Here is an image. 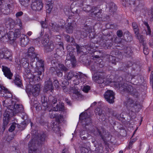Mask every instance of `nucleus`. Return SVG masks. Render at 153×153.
<instances>
[{
    "mask_svg": "<svg viewBox=\"0 0 153 153\" xmlns=\"http://www.w3.org/2000/svg\"><path fill=\"white\" fill-rule=\"evenodd\" d=\"M44 61L39 59L38 56L34 59H30V64L32 67L37 69H39V71L36 72L33 75V78L35 81H39L43 78L42 75L44 70Z\"/></svg>",
    "mask_w": 153,
    "mask_h": 153,
    "instance_id": "obj_1",
    "label": "nucleus"
},
{
    "mask_svg": "<svg viewBox=\"0 0 153 153\" xmlns=\"http://www.w3.org/2000/svg\"><path fill=\"white\" fill-rule=\"evenodd\" d=\"M66 76L68 80H71L74 77L76 78V79L73 80L74 83L75 85H77L79 83V79L83 78L85 74H83L80 72H76L74 71H71L67 72L66 74Z\"/></svg>",
    "mask_w": 153,
    "mask_h": 153,
    "instance_id": "obj_2",
    "label": "nucleus"
},
{
    "mask_svg": "<svg viewBox=\"0 0 153 153\" xmlns=\"http://www.w3.org/2000/svg\"><path fill=\"white\" fill-rule=\"evenodd\" d=\"M124 104L128 110L131 111H136L137 108V104L135 102L134 100L130 98H127L124 102Z\"/></svg>",
    "mask_w": 153,
    "mask_h": 153,
    "instance_id": "obj_3",
    "label": "nucleus"
},
{
    "mask_svg": "<svg viewBox=\"0 0 153 153\" xmlns=\"http://www.w3.org/2000/svg\"><path fill=\"white\" fill-rule=\"evenodd\" d=\"M105 77L102 74L97 73L95 74L93 76V80L99 84V86L101 87H104L105 86L104 83Z\"/></svg>",
    "mask_w": 153,
    "mask_h": 153,
    "instance_id": "obj_4",
    "label": "nucleus"
},
{
    "mask_svg": "<svg viewBox=\"0 0 153 153\" xmlns=\"http://www.w3.org/2000/svg\"><path fill=\"white\" fill-rule=\"evenodd\" d=\"M73 48L72 46L69 45L67 47V48L68 51V53L67 55L66 59L65 60L66 62L67 61H70L73 67L76 65V60L75 58L74 54V52L73 51H70L69 48Z\"/></svg>",
    "mask_w": 153,
    "mask_h": 153,
    "instance_id": "obj_5",
    "label": "nucleus"
},
{
    "mask_svg": "<svg viewBox=\"0 0 153 153\" xmlns=\"http://www.w3.org/2000/svg\"><path fill=\"white\" fill-rule=\"evenodd\" d=\"M118 85L120 90L129 94H132L133 87L131 85L123 82L118 83Z\"/></svg>",
    "mask_w": 153,
    "mask_h": 153,
    "instance_id": "obj_6",
    "label": "nucleus"
},
{
    "mask_svg": "<svg viewBox=\"0 0 153 153\" xmlns=\"http://www.w3.org/2000/svg\"><path fill=\"white\" fill-rule=\"evenodd\" d=\"M118 85L120 90L129 94H132L133 87L131 85L123 82L118 83Z\"/></svg>",
    "mask_w": 153,
    "mask_h": 153,
    "instance_id": "obj_7",
    "label": "nucleus"
},
{
    "mask_svg": "<svg viewBox=\"0 0 153 153\" xmlns=\"http://www.w3.org/2000/svg\"><path fill=\"white\" fill-rule=\"evenodd\" d=\"M43 7V4L41 0H33L31 4V8L34 11H40Z\"/></svg>",
    "mask_w": 153,
    "mask_h": 153,
    "instance_id": "obj_8",
    "label": "nucleus"
},
{
    "mask_svg": "<svg viewBox=\"0 0 153 153\" xmlns=\"http://www.w3.org/2000/svg\"><path fill=\"white\" fill-rule=\"evenodd\" d=\"M115 94L113 91L107 90L104 93V97L106 100L110 103L114 102Z\"/></svg>",
    "mask_w": 153,
    "mask_h": 153,
    "instance_id": "obj_9",
    "label": "nucleus"
},
{
    "mask_svg": "<svg viewBox=\"0 0 153 153\" xmlns=\"http://www.w3.org/2000/svg\"><path fill=\"white\" fill-rule=\"evenodd\" d=\"M102 41L100 44L101 46L105 49H110L113 45L112 41L108 39L105 36L102 37Z\"/></svg>",
    "mask_w": 153,
    "mask_h": 153,
    "instance_id": "obj_10",
    "label": "nucleus"
},
{
    "mask_svg": "<svg viewBox=\"0 0 153 153\" xmlns=\"http://www.w3.org/2000/svg\"><path fill=\"white\" fill-rule=\"evenodd\" d=\"M111 53L112 55L113 56H111L110 57V59H112L111 60H110V61L111 62L112 64L116 65V62H117V59L116 56H114V55L117 56H118V58H121L122 57V53L121 52L117 50H115L111 52Z\"/></svg>",
    "mask_w": 153,
    "mask_h": 153,
    "instance_id": "obj_11",
    "label": "nucleus"
},
{
    "mask_svg": "<svg viewBox=\"0 0 153 153\" xmlns=\"http://www.w3.org/2000/svg\"><path fill=\"white\" fill-rule=\"evenodd\" d=\"M21 34L20 29H16L14 32H10L7 33V36L8 39L10 40L16 39V38L19 37Z\"/></svg>",
    "mask_w": 153,
    "mask_h": 153,
    "instance_id": "obj_12",
    "label": "nucleus"
},
{
    "mask_svg": "<svg viewBox=\"0 0 153 153\" xmlns=\"http://www.w3.org/2000/svg\"><path fill=\"white\" fill-rule=\"evenodd\" d=\"M79 119L85 122V125H87L91 122V120L90 116L87 112H82L79 115Z\"/></svg>",
    "mask_w": 153,
    "mask_h": 153,
    "instance_id": "obj_13",
    "label": "nucleus"
},
{
    "mask_svg": "<svg viewBox=\"0 0 153 153\" xmlns=\"http://www.w3.org/2000/svg\"><path fill=\"white\" fill-rule=\"evenodd\" d=\"M2 71L4 76L7 79H12L13 74L9 68L6 66H2Z\"/></svg>",
    "mask_w": 153,
    "mask_h": 153,
    "instance_id": "obj_14",
    "label": "nucleus"
},
{
    "mask_svg": "<svg viewBox=\"0 0 153 153\" xmlns=\"http://www.w3.org/2000/svg\"><path fill=\"white\" fill-rule=\"evenodd\" d=\"M10 121V115L6 111L4 114V117L3 118V123L2 126V128L3 131H4L7 127L8 124Z\"/></svg>",
    "mask_w": 153,
    "mask_h": 153,
    "instance_id": "obj_15",
    "label": "nucleus"
},
{
    "mask_svg": "<svg viewBox=\"0 0 153 153\" xmlns=\"http://www.w3.org/2000/svg\"><path fill=\"white\" fill-rule=\"evenodd\" d=\"M91 30V29H90V28L89 29L88 31L86 30V29H83L81 32V37H86L87 36V34L89 33V37L91 39L94 38L95 37V33L94 31H90Z\"/></svg>",
    "mask_w": 153,
    "mask_h": 153,
    "instance_id": "obj_16",
    "label": "nucleus"
},
{
    "mask_svg": "<svg viewBox=\"0 0 153 153\" xmlns=\"http://www.w3.org/2000/svg\"><path fill=\"white\" fill-rule=\"evenodd\" d=\"M65 25V23H63L62 25H57L56 23H51L50 24V27L51 29L55 32H58L60 29L63 28Z\"/></svg>",
    "mask_w": 153,
    "mask_h": 153,
    "instance_id": "obj_17",
    "label": "nucleus"
},
{
    "mask_svg": "<svg viewBox=\"0 0 153 153\" xmlns=\"http://www.w3.org/2000/svg\"><path fill=\"white\" fill-rule=\"evenodd\" d=\"M35 142L33 139H32L28 143L29 153H36L37 149L35 145Z\"/></svg>",
    "mask_w": 153,
    "mask_h": 153,
    "instance_id": "obj_18",
    "label": "nucleus"
},
{
    "mask_svg": "<svg viewBox=\"0 0 153 153\" xmlns=\"http://www.w3.org/2000/svg\"><path fill=\"white\" fill-rule=\"evenodd\" d=\"M44 88L46 91H50L51 92L53 91V87L52 80L48 78V79L45 82Z\"/></svg>",
    "mask_w": 153,
    "mask_h": 153,
    "instance_id": "obj_19",
    "label": "nucleus"
},
{
    "mask_svg": "<svg viewBox=\"0 0 153 153\" xmlns=\"http://www.w3.org/2000/svg\"><path fill=\"white\" fill-rule=\"evenodd\" d=\"M14 78L12 82L14 83L18 87L22 88L23 85L20 76L19 75L16 74L15 75Z\"/></svg>",
    "mask_w": 153,
    "mask_h": 153,
    "instance_id": "obj_20",
    "label": "nucleus"
},
{
    "mask_svg": "<svg viewBox=\"0 0 153 153\" xmlns=\"http://www.w3.org/2000/svg\"><path fill=\"white\" fill-rule=\"evenodd\" d=\"M13 108L12 110V112L14 115L19 112H22L23 111V108L22 105H21L14 104V105H12Z\"/></svg>",
    "mask_w": 153,
    "mask_h": 153,
    "instance_id": "obj_21",
    "label": "nucleus"
},
{
    "mask_svg": "<svg viewBox=\"0 0 153 153\" xmlns=\"http://www.w3.org/2000/svg\"><path fill=\"white\" fill-rule=\"evenodd\" d=\"M13 5L10 4L5 5L4 7L1 9V11L3 14L8 15L12 11Z\"/></svg>",
    "mask_w": 153,
    "mask_h": 153,
    "instance_id": "obj_22",
    "label": "nucleus"
},
{
    "mask_svg": "<svg viewBox=\"0 0 153 153\" xmlns=\"http://www.w3.org/2000/svg\"><path fill=\"white\" fill-rule=\"evenodd\" d=\"M40 89V86L39 85L36 84L33 86L31 90V96L32 95L35 97L38 96L39 94Z\"/></svg>",
    "mask_w": 153,
    "mask_h": 153,
    "instance_id": "obj_23",
    "label": "nucleus"
},
{
    "mask_svg": "<svg viewBox=\"0 0 153 153\" xmlns=\"http://www.w3.org/2000/svg\"><path fill=\"white\" fill-rule=\"evenodd\" d=\"M59 48H57L56 50V54L54 55V57L56 58V55H58L59 57H60V56L63 53L62 52H64V47H63V44L62 42H61L59 44Z\"/></svg>",
    "mask_w": 153,
    "mask_h": 153,
    "instance_id": "obj_24",
    "label": "nucleus"
},
{
    "mask_svg": "<svg viewBox=\"0 0 153 153\" xmlns=\"http://www.w3.org/2000/svg\"><path fill=\"white\" fill-rule=\"evenodd\" d=\"M76 26V24L74 21L71 23L68 22V26L66 27L67 32L69 33H72L74 27Z\"/></svg>",
    "mask_w": 153,
    "mask_h": 153,
    "instance_id": "obj_25",
    "label": "nucleus"
},
{
    "mask_svg": "<svg viewBox=\"0 0 153 153\" xmlns=\"http://www.w3.org/2000/svg\"><path fill=\"white\" fill-rule=\"evenodd\" d=\"M83 10L87 12H91V13H94L95 11H97V8L95 7H92L89 5H85L83 7Z\"/></svg>",
    "mask_w": 153,
    "mask_h": 153,
    "instance_id": "obj_26",
    "label": "nucleus"
},
{
    "mask_svg": "<svg viewBox=\"0 0 153 153\" xmlns=\"http://www.w3.org/2000/svg\"><path fill=\"white\" fill-rule=\"evenodd\" d=\"M44 46L45 51L46 52H51L54 48V44L52 42H50L48 44L46 43L44 44Z\"/></svg>",
    "mask_w": 153,
    "mask_h": 153,
    "instance_id": "obj_27",
    "label": "nucleus"
},
{
    "mask_svg": "<svg viewBox=\"0 0 153 153\" xmlns=\"http://www.w3.org/2000/svg\"><path fill=\"white\" fill-rule=\"evenodd\" d=\"M29 42L28 37L26 35H22V36L20 39V43L21 46L25 47L27 45Z\"/></svg>",
    "mask_w": 153,
    "mask_h": 153,
    "instance_id": "obj_28",
    "label": "nucleus"
},
{
    "mask_svg": "<svg viewBox=\"0 0 153 153\" xmlns=\"http://www.w3.org/2000/svg\"><path fill=\"white\" fill-rule=\"evenodd\" d=\"M3 89V90H0V93L2 96L8 98H10L12 97V94L7 88L4 87V89Z\"/></svg>",
    "mask_w": 153,
    "mask_h": 153,
    "instance_id": "obj_29",
    "label": "nucleus"
},
{
    "mask_svg": "<svg viewBox=\"0 0 153 153\" xmlns=\"http://www.w3.org/2000/svg\"><path fill=\"white\" fill-rule=\"evenodd\" d=\"M28 54L29 56H30L31 59H34L38 55V54L35 53L34 51V48L33 47L29 48L28 51Z\"/></svg>",
    "mask_w": 153,
    "mask_h": 153,
    "instance_id": "obj_30",
    "label": "nucleus"
},
{
    "mask_svg": "<svg viewBox=\"0 0 153 153\" xmlns=\"http://www.w3.org/2000/svg\"><path fill=\"white\" fill-rule=\"evenodd\" d=\"M46 136L44 133H41L38 136V144L39 145H42L45 140Z\"/></svg>",
    "mask_w": 153,
    "mask_h": 153,
    "instance_id": "obj_31",
    "label": "nucleus"
},
{
    "mask_svg": "<svg viewBox=\"0 0 153 153\" xmlns=\"http://www.w3.org/2000/svg\"><path fill=\"white\" fill-rule=\"evenodd\" d=\"M58 110L62 111H64L65 107L64 103L61 102L59 105L57 104L55 105V107H54V108L53 109V111H57Z\"/></svg>",
    "mask_w": 153,
    "mask_h": 153,
    "instance_id": "obj_32",
    "label": "nucleus"
},
{
    "mask_svg": "<svg viewBox=\"0 0 153 153\" xmlns=\"http://www.w3.org/2000/svg\"><path fill=\"white\" fill-rule=\"evenodd\" d=\"M97 10V11H95L94 13H93V14L92 15L95 19L99 21L100 19L102 17V15L101 14L102 10L101 9L99 10L98 9Z\"/></svg>",
    "mask_w": 153,
    "mask_h": 153,
    "instance_id": "obj_33",
    "label": "nucleus"
},
{
    "mask_svg": "<svg viewBox=\"0 0 153 153\" xmlns=\"http://www.w3.org/2000/svg\"><path fill=\"white\" fill-rule=\"evenodd\" d=\"M14 20L11 18H8L6 19L5 24L7 25H9V28H11V26L13 27L15 24Z\"/></svg>",
    "mask_w": 153,
    "mask_h": 153,
    "instance_id": "obj_34",
    "label": "nucleus"
},
{
    "mask_svg": "<svg viewBox=\"0 0 153 153\" xmlns=\"http://www.w3.org/2000/svg\"><path fill=\"white\" fill-rule=\"evenodd\" d=\"M109 11L111 13L113 14L117 10V7L115 4L113 2H111L109 5Z\"/></svg>",
    "mask_w": 153,
    "mask_h": 153,
    "instance_id": "obj_35",
    "label": "nucleus"
},
{
    "mask_svg": "<svg viewBox=\"0 0 153 153\" xmlns=\"http://www.w3.org/2000/svg\"><path fill=\"white\" fill-rule=\"evenodd\" d=\"M132 26L135 35H138L139 33V28L137 24L135 22L132 23Z\"/></svg>",
    "mask_w": 153,
    "mask_h": 153,
    "instance_id": "obj_36",
    "label": "nucleus"
},
{
    "mask_svg": "<svg viewBox=\"0 0 153 153\" xmlns=\"http://www.w3.org/2000/svg\"><path fill=\"white\" fill-rule=\"evenodd\" d=\"M72 99L74 100H79L81 99L82 97V95L79 92L77 94H73L71 96Z\"/></svg>",
    "mask_w": 153,
    "mask_h": 153,
    "instance_id": "obj_37",
    "label": "nucleus"
},
{
    "mask_svg": "<svg viewBox=\"0 0 153 153\" xmlns=\"http://www.w3.org/2000/svg\"><path fill=\"white\" fill-rule=\"evenodd\" d=\"M33 87V86L30 84L26 86L25 89L26 92L29 97L31 96V90Z\"/></svg>",
    "mask_w": 153,
    "mask_h": 153,
    "instance_id": "obj_38",
    "label": "nucleus"
},
{
    "mask_svg": "<svg viewBox=\"0 0 153 153\" xmlns=\"http://www.w3.org/2000/svg\"><path fill=\"white\" fill-rule=\"evenodd\" d=\"M80 137L82 140H87L89 135L88 133L85 134V131H83L80 132Z\"/></svg>",
    "mask_w": 153,
    "mask_h": 153,
    "instance_id": "obj_39",
    "label": "nucleus"
},
{
    "mask_svg": "<svg viewBox=\"0 0 153 153\" xmlns=\"http://www.w3.org/2000/svg\"><path fill=\"white\" fill-rule=\"evenodd\" d=\"M95 112L96 115L100 116L102 114L103 115L104 117H103V119H104V120L105 119V116L103 113V111L102 109H100V108L98 107L95 110Z\"/></svg>",
    "mask_w": 153,
    "mask_h": 153,
    "instance_id": "obj_40",
    "label": "nucleus"
},
{
    "mask_svg": "<svg viewBox=\"0 0 153 153\" xmlns=\"http://www.w3.org/2000/svg\"><path fill=\"white\" fill-rule=\"evenodd\" d=\"M123 51L125 53H126L128 55V56H131V54L132 51L131 48L129 47H126L125 48H124V49H123Z\"/></svg>",
    "mask_w": 153,
    "mask_h": 153,
    "instance_id": "obj_41",
    "label": "nucleus"
},
{
    "mask_svg": "<svg viewBox=\"0 0 153 153\" xmlns=\"http://www.w3.org/2000/svg\"><path fill=\"white\" fill-rule=\"evenodd\" d=\"M70 94L71 96L73 94H76L79 92L78 89L75 87H73L70 88Z\"/></svg>",
    "mask_w": 153,
    "mask_h": 153,
    "instance_id": "obj_42",
    "label": "nucleus"
},
{
    "mask_svg": "<svg viewBox=\"0 0 153 153\" xmlns=\"http://www.w3.org/2000/svg\"><path fill=\"white\" fill-rule=\"evenodd\" d=\"M4 51L5 49L2 51H0V58L2 59L4 58L5 59H9L10 58V55H7L4 54Z\"/></svg>",
    "mask_w": 153,
    "mask_h": 153,
    "instance_id": "obj_43",
    "label": "nucleus"
},
{
    "mask_svg": "<svg viewBox=\"0 0 153 153\" xmlns=\"http://www.w3.org/2000/svg\"><path fill=\"white\" fill-rule=\"evenodd\" d=\"M16 126L18 127V128H20L19 125L18 124H17L15 122L13 123L10 127L9 128V131L10 132H13V131L14 130Z\"/></svg>",
    "mask_w": 153,
    "mask_h": 153,
    "instance_id": "obj_44",
    "label": "nucleus"
},
{
    "mask_svg": "<svg viewBox=\"0 0 153 153\" xmlns=\"http://www.w3.org/2000/svg\"><path fill=\"white\" fill-rule=\"evenodd\" d=\"M15 25H18L19 26L21 29L22 28V22L21 19L19 18L17 19L16 20H14Z\"/></svg>",
    "mask_w": 153,
    "mask_h": 153,
    "instance_id": "obj_45",
    "label": "nucleus"
},
{
    "mask_svg": "<svg viewBox=\"0 0 153 153\" xmlns=\"http://www.w3.org/2000/svg\"><path fill=\"white\" fill-rule=\"evenodd\" d=\"M49 42V39L48 38V35L47 34L45 35L44 36L43 40L42 41V43L44 46V45L46 43L48 44Z\"/></svg>",
    "mask_w": 153,
    "mask_h": 153,
    "instance_id": "obj_46",
    "label": "nucleus"
},
{
    "mask_svg": "<svg viewBox=\"0 0 153 153\" xmlns=\"http://www.w3.org/2000/svg\"><path fill=\"white\" fill-rule=\"evenodd\" d=\"M20 4L22 6H27L30 0H19Z\"/></svg>",
    "mask_w": 153,
    "mask_h": 153,
    "instance_id": "obj_47",
    "label": "nucleus"
},
{
    "mask_svg": "<svg viewBox=\"0 0 153 153\" xmlns=\"http://www.w3.org/2000/svg\"><path fill=\"white\" fill-rule=\"evenodd\" d=\"M143 52L145 55H147L149 53V50L147 48L146 44L143 43Z\"/></svg>",
    "mask_w": 153,
    "mask_h": 153,
    "instance_id": "obj_48",
    "label": "nucleus"
},
{
    "mask_svg": "<svg viewBox=\"0 0 153 153\" xmlns=\"http://www.w3.org/2000/svg\"><path fill=\"white\" fill-rule=\"evenodd\" d=\"M136 36L141 43H144V37L143 35H139V33L138 35H135Z\"/></svg>",
    "mask_w": 153,
    "mask_h": 153,
    "instance_id": "obj_49",
    "label": "nucleus"
},
{
    "mask_svg": "<svg viewBox=\"0 0 153 153\" xmlns=\"http://www.w3.org/2000/svg\"><path fill=\"white\" fill-rule=\"evenodd\" d=\"M105 115L107 117H109L110 116L113 115V111L111 109L108 108Z\"/></svg>",
    "mask_w": 153,
    "mask_h": 153,
    "instance_id": "obj_50",
    "label": "nucleus"
},
{
    "mask_svg": "<svg viewBox=\"0 0 153 153\" xmlns=\"http://www.w3.org/2000/svg\"><path fill=\"white\" fill-rule=\"evenodd\" d=\"M25 72L24 73V74L27 77V78H30V77L29 76L30 74H31L30 69L28 68V67L25 68Z\"/></svg>",
    "mask_w": 153,
    "mask_h": 153,
    "instance_id": "obj_51",
    "label": "nucleus"
},
{
    "mask_svg": "<svg viewBox=\"0 0 153 153\" xmlns=\"http://www.w3.org/2000/svg\"><path fill=\"white\" fill-rule=\"evenodd\" d=\"M5 33L4 27L2 26H0V38L3 37Z\"/></svg>",
    "mask_w": 153,
    "mask_h": 153,
    "instance_id": "obj_52",
    "label": "nucleus"
},
{
    "mask_svg": "<svg viewBox=\"0 0 153 153\" xmlns=\"http://www.w3.org/2000/svg\"><path fill=\"white\" fill-rule=\"evenodd\" d=\"M54 85L57 89H59L60 88V85L59 81L57 79L54 80L53 82Z\"/></svg>",
    "mask_w": 153,
    "mask_h": 153,
    "instance_id": "obj_53",
    "label": "nucleus"
},
{
    "mask_svg": "<svg viewBox=\"0 0 153 153\" xmlns=\"http://www.w3.org/2000/svg\"><path fill=\"white\" fill-rule=\"evenodd\" d=\"M58 66L62 71L66 72L68 70V69L62 64H59Z\"/></svg>",
    "mask_w": 153,
    "mask_h": 153,
    "instance_id": "obj_54",
    "label": "nucleus"
},
{
    "mask_svg": "<svg viewBox=\"0 0 153 153\" xmlns=\"http://www.w3.org/2000/svg\"><path fill=\"white\" fill-rule=\"evenodd\" d=\"M51 63L53 66L56 67V66L59 65V64L58 63V60L56 59H53L51 61Z\"/></svg>",
    "mask_w": 153,
    "mask_h": 153,
    "instance_id": "obj_55",
    "label": "nucleus"
},
{
    "mask_svg": "<svg viewBox=\"0 0 153 153\" xmlns=\"http://www.w3.org/2000/svg\"><path fill=\"white\" fill-rule=\"evenodd\" d=\"M48 108L47 105V103L46 102H44L42 103L41 106V109L44 111H45L47 110Z\"/></svg>",
    "mask_w": 153,
    "mask_h": 153,
    "instance_id": "obj_56",
    "label": "nucleus"
},
{
    "mask_svg": "<svg viewBox=\"0 0 153 153\" xmlns=\"http://www.w3.org/2000/svg\"><path fill=\"white\" fill-rule=\"evenodd\" d=\"M56 68V75L59 77H62L63 75L62 72L59 69H57V68Z\"/></svg>",
    "mask_w": 153,
    "mask_h": 153,
    "instance_id": "obj_57",
    "label": "nucleus"
},
{
    "mask_svg": "<svg viewBox=\"0 0 153 153\" xmlns=\"http://www.w3.org/2000/svg\"><path fill=\"white\" fill-rule=\"evenodd\" d=\"M64 11L65 14L68 15L71 13V9H70V7L69 6H66L64 9Z\"/></svg>",
    "mask_w": 153,
    "mask_h": 153,
    "instance_id": "obj_58",
    "label": "nucleus"
},
{
    "mask_svg": "<svg viewBox=\"0 0 153 153\" xmlns=\"http://www.w3.org/2000/svg\"><path fill=\"white\" fill-rule=\"evenodd\" d=\"M126 37H127L126 38L125 37V39L126 42H131L132 40V37L130 35H127L126 36Z\"/></svg>",
    "mask_w": 153,
    "mask_h": 153,
    "instance_id": "obj_59",
    "label": "nucleus"
},
{
    "mask_svg": "<svg viewBox=\"0 0 153 153\" xmlns=\"http://www.w3.org/2000/svg\"><path fill=\"white\" fill-rule=\"evenodd\" d=\"M40 24L41 25L42 27V28H47V25L46 22V19H45V21H42L40 22Z\"/></svg>",
    "mask_w": 153,
    "mask_h": 153,
    "instance_id": "obj_60",
    "label": "nucleus"
},
{
    "mask_svg": "<svg viewBox=\"0 0 153 153\" xmlns=\"http://www.w3.org/2000/svg\"><path fill=\"white\" fill-rule=\"evenodd\" d=\"M22 65L25 68H28L29 63L26 61H25L22 63Z\"/></svg>",
    "mask_w": 153,
    "mask_h": 153,
    "instance_id": "obj_61",
    "label": "nucleus"
},
{
    "mask_svg": "<svg viewBox=\"0 0 153 153\" xmlns=\"http://www.w3.org/2000/svg\"><path fill=\"white\" fill-rule=\"evenodd\" d=\"M90 89V86L88 85H86L83 87L82 91L85 93H88Z\"/></svg>",
    "mask_w": 153,
    "mask_h": 153,
    "instance_id": "obj_62",
    "label": "nucleus"
},
{
    "mask_svg": "<svg viewBox=\"0 0 153 153\" xmlns=\"http://www.w3.org/2000/svg\"><path fill=\"white\" fill-rule=\"evenodd\" d=\"M71 12L73 13L74 14L75 13H77L78 15L79 13V11L76 8L74 7L71 9Z\"/></svg>",
    "mask_w": 153,
    "mask_h": 153,
    "instance_id": "obj_63",
    "label": "nucleus"
},
{
    "mask_svg": "<svg viewBox=\"0 0 153 153\" xmlns=\"http://www.w3.org/2000/svg\"><path fill=\"white\" fill-rule=\"evenodd\" d=\"M132 69L134 71H137L140 70V67L139 65L136 64H134L132 65Z\"/></svg>",
    "mask_w": 153,
    "mask_h": 153,
    "instance_id": "obj_64",
    "label": "nucleus"
}]
</instances>
